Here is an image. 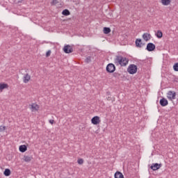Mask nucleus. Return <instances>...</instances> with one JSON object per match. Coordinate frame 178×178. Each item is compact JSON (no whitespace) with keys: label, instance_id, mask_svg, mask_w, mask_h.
<instances>
[{"label":"nucleus","instance_id":"f257e3e1","mask_svg":"<svg viewBox=\"0 0 178 178\" xmlns=\"http://www.w3.org/2000/svg\"><path fill=\"white\" fill-rule=\"evenodd\" d=\"M114 63L116 66H119V65H120V66H127V64L129 63V58L122 56H116L114 59Z\"/></svg>","mask_w":178,"mask_h":178},{"label":"nucleus","instance_id":"f03ea898","mask_svg":"<svg viewBox=\"0 0 178 178\" xmlns=\"http://www.w3.org/2000/svg\"><path fill=\"white\" fill-rule=\"evenodd\" d=\"M127 72L129 74H136L137 73V65L131 64L127 68Z\"/></svg>","mask_w":178,"mask_h":178},{"label":"nucleus","instance_id":"7ed1b4c3","mask_svg":"<svg viewBox=\"0 0 178 178\" xmlns=\"http://www.w3.org/2000/svg\"><path fill=\"white\" fill-rule=\"evenodd\" d=\"M115 70H116V67L115 66V65L113 63H109L106 66V72L108 73H113V72H115Z\"/></svg>","mask_w":178,"mask_h":178},{"label":"nucleus","instance_id":"20e7f679","mask_svg":"<svg viewBox=\"0 0 178 178\" xmlns=\"http://www.w3.org/2000/svg\"><path fill=\"white\" fill-rule=\"evenodd\" d=\"M63 51L65 54H72V52H73V47L69 44L65 45L63 48Z\"/></svg>","mask_w":178,"mask_h":178},{"label":"nucleus","instance_id":"39448f33","mask_svg":"<svg viewBox=\"0 0 178 178\" xmlns=\"http://www.w3.org/2000/svg\"><path fill=\"white\" fill-rule=\"evenodd\" d=\"M155 48H156L155 44H154V43L149 42L147 44L146 49L149 52H152V51H155Z\"/></svg>","mask_w":178,"mask_h":178},{"label":"nucleus","instance_id":"423d86ee","mask_svg":"<svg viewBox=\"0 0 178 178\" xmlns=\"http://www.w3.org/2000/svg\"><path fill=\"white\" fill-rule=\"evenodd\" d=\"M161 168H162V164H159L158 163H152L150 168L152 169V170H158V169H161Z\"/></svg>","mask_w":178,"mask_h":178},{"label":"nucleus","instance_id":"0eeeda50","mask_svg":"<svg viewBox=\"0 0 178 178\" xmlns=\"http://www.w3.org/2000/svg\"><path fill=\"white\" fill-rule=\"evenodd\" d=\"M91 122L92 123V124H99V123L101 122V120H99V117L95 116L92 118Z\"/></svg>","mask_w":178,"mask_h":178},{"label":"nucleus","instance_id":"6e6552de","mask_svg":"<svg viewBox=\"0 0 178 178\" xmlns=\"http://www.w3.org/2000/svg\"><path fill=\"white\" fill-rule=\"evenodd\" d=\"M168 99H176V92H173V91H168Z\"/></svg>","mask_w":178,"mask_h":178},{"label":"nucleus","instance_id":"1a4fd4ad","mask_svg":"<svg viewBox=\"0 0 178 178\" xmlns=\"http://www.w3.org/2000/svg\"><path fill=\"white\" fill-rule=\"evenodd\" d=\"M145 45V44L143 43V41L141 40V39H136V46L138 48H142V47H144Z\"/></svg>","mask_w":178,"mask_h":178},{"label":"nucleus","instance_id":"9d476101","mask_svg":"<svg viewBox=\"0 0 178 178\" xmlns=\"http://www.w3.org/2000/svg\"><path fill=\"white\" fill-rule=\"evenodd\" d=\"M30 80H31V76H30L29 74H26L23 77L24 83H27L29 81H30Z\"/></svg>","mask_w":178,"mask_h":178},{"label":"nucleus","instance_id":"9b49d317","mask_svg":"<svg viewBox=\"0 0 178 178\" xmlns=\"http://www.w3.org/2000/svg\"><path fill=\"white\" fill-rule=\"evenodd\" d=\"M143 38L145 41H149L151 40V34L145 33L143 35Z\"/></svg>","mask_w":178,"mask_h":178},{"label":"nucleus","instance_id":"f8f14e48","mask_svg":"<svg viewBox=\"0 0 178 178\" xmlns=\"http://www.w3.org/2000/svg\"><path fill=\"white\" fill-rule=\"evenodd\" d=\"M169 104V102H168V100L165 98H163L160 100V105L161 106H166L168 104Z\"/></svg>","mask_w":178,"mask_h":178},{"label":"nucleus","instance_id":"ddd939ff","mask_svg":"<svg viewBox=\"0 0 178 178\" xmlns=\"http://www.w3.org/2000/svg\"><path fill=\"white\" fill-rule=\"evenodd\" d=\"M115 178H124L123 174L119 171H117L114 175Z\"/></svg>","mask_w":178,"mask_h":178},{"label":"nucleus","instance_id":"4468645a","mask_svg":"<svg viewBox=\"0 0 178 178\" xmlns=\"http://www.w3.org/2000/svg\"><path fill=\"white\" fill-rule=\"evenodd\" d=\"M20 152H26L27 151V146L26 145H22L19 146Z\"/></svg>","mask_w":178,"mask_h":178},{"label":"nucleus","instance_id":"2eb2a0df","mask_svg":"<svg viewBox=\"0 0 178 178\" xmlns=\"http://www.w3.org/2000/svg\"><path fill=\"white\" fill-rule=\"evenodd\" d=\"M8 83H0V91L5 90V88H8Z\"/></svg>","mask_w":178,"mask_h":178},{"label":"nucleus","instance_id":"dca6fc26","mask_svg":"<svg viewBox=\"0 0 178 178\" xmlns=\"http://www.w3.org/2000/svg\"><path fill=\"white\" fill-rule=\"evenodd\" d=\"M172 0H161V3L165 6H168V5H170Z\"/></svg>","mask_w":178,"mask_h":178},{"label":"nucleus","instance_id":"f3484780","mask_svg":"<svg viewBox=\"0 0 178 178\" xmlns=\"http://www.w3.org/2000/svg\"><path fill=\"white\" fill-rule=\"evenodd\" d=\"M31 108L32 111H38V109H40V106H38V105L36 104H33L31 105Z\"/></svg>","mask_w":178,"mask_h":178},{"label":"nucleus","instance_id":"a211bd4d","mask_svg":"<svg viewBox=\"0 0 178 178\" xmlns=\"http://www.w3.org/2000/svg\"><path fill=\"white\" fill-rule=\"evenodd\" d=\"M62 15H63V16H69V15H70V11H69L67 9L63 10Z\"/></svg>","mask_w":178,"mask_h":178},{"label":"nucleus","instance_id":"6ab92c4d","mask_svg":"<svg viewBox=\"0 0 178 178\" xmlns=\"http://www.w3.org/2000/svg\"><path fill=\"white\" fill-rule=\"evenodd\" d=\"M156 35L157 38H162V37H163V33L161 31H157Z\"/></svg>","mask_w":178,"mask_h":178},{"label":"nucleus","instance_id":"aec40b11","mask_svg":"<svg viewBox=\"0 0 178 178\" xmlns=\"http://www.w3.org/2000/svg\"><path fill=\"white\" fill-rule=\"evenodd\" d=\"M31 159H33V158L30 156H24V161H25V162H30L31 161Z\"/></svg>","mask_w":178,"mask_h":178},{"label":"nucleus","instance_id":"412c9836","mask_svg":"<svg viewBox=\"0 0 178 178\" xmlns=\"http://www.w3.org/2000/svg\"><path fill=\"white\" fill-rule=\"evenodd\" d=\"M103 31L104 34H109L111 33V28L104 27Z\"/></svg>","mask_w":178,"mask_h":178},{"label":"nucleus","instance_id":"4be33fe9","mask_svg":"<svg viewBox=\"0 0 178 178\" xmlns=\"http://www.w3.org/2000/svg\"><path fill=\"white\" fill-rule=\"evenodd\" d=\"M4 176H10V170L8 169V168H6L5 170H4Z\"/></svg>","mask_w":178,"mask_h":178},{"label":"nucleus","instance_id":"5701e85b","mask_svg":"<svg viewBox=\"0 0 178 178\" xmlns=\"http://www.w3.org/2000/svg\"><path fill=\"white\" fill-rule=\"evenodd\" d=\"M77 163H79V165H83V163H84V159H79Z\"/></svg>","mask_w":178,"mask_h":178},{"label":"nucleus","instance_id":"b1692460","mask_svg":"<svg viewBox=\"0 0 178 178\" xmlns=\"http://www.w3.org/2000/svg\"><path fill=\"white\" fill-rule=\"evenodd\" d=\"M6 130V127L5 126H0V133H2Z\"/></svg>","mask_w":178,"mask_h":178},{"label":"nucleus","instance_id":"393cba45","mask_svg":"<svg viewBox=\"0 0 178 178\" xmlns=\"http://www.w3.org/2000/svg\"><path fill=\"white\" fill-rule=\"evenodd\" d=\"M173 69L175 72H178V63H175L173 66Z\"/></svg>","mask_w":178,"mask_h":178},{"label":"nucleus","instance_id":"a878e982","mask_svg":"<svg viewBox=\"0 0 178 178\" xmlns=\"http://www.w3.org/2000/svg\"><path fill=\"white\" fill-rule=\"evenodd\" d=\"M58 3V0H52V1L51 2V6H54Z\"/></svg>","mask_w":178,"mask_h":178},{"label":"nucleus","instance_id":"bb28decb","mask_svg":"<svg viewBox=\"0 0 178 178\" xmlns=\"http://www.w3.org/2000/svg\"><path fill=\"white\" fill-rule=\"evenodd\" d=\"M85 61L86 62V63H90V62H91V56L87 57Z\"/></svg>","mask_w":178,"mask_h":178},{"label":"nucleus","instance_id":"cd10ccee","mask_svg":"<svg viewBox=\"0 0 178 178\" xmlns=\"http://www.w3.org/2000/svg\"><path fill=\"white\" fill-rule=\"evenodd\" d=\"M46 56H47V58L51 56V50H49V51L46 53Z\"/></svg>","mask_w":178,"mask_h":178},{"label":"nucleus","instance_id":"c85d7f7f","mask_svg":"<svg viewBox=\"0 0 178 178\" xmlns=\"http://www.w3.org/2000/svg\"><path fill=\"white\" fill-rule=\"evenodd\" d=\"M49 122L51 124H54V123H55V120H49Z\"/></svg>","mask_w":178,"mask_h":178},{"label":"nucleus","instance_id":"c756f323","mask_svg":"<svg viewBox=\"0 0 178 178\" xmlns=\"http://www.w3.org/2000/svg\"><path fill=\"white\" fill-rule=\"evenodd\" d=\"M22 1H23V0H19V1H18V3H19V2H22Z\"/></svg>","mask_w":178,"mask_h":178},{"label":"nucleus","instance_id":"7c9ffc66","mask_svg":"<svg viewBox=\"0 0 178 178\" xmlns=\"http://www.w3.org/2000/svg\"><path fill=\"white\" fill-rule=\"evenodd\" d=\"M108 99H110V97H108Z\"/></svg>","mask_w":178,"mask_h":178},{"label":"nucleus","instance_id":"2f4dec72","mask_svg":"<svg viewBox=\"0 0 178 178\" xmlns=\"http://www.w3.org/2000/svg\"><path fill=\"white\" fill-rule=\"evenodd\" d=\"M108 99H110V97H108Z\"/></svg>","mask_w":178,"mask_h":178}]
</instances>
